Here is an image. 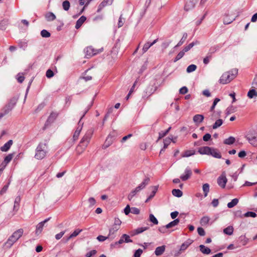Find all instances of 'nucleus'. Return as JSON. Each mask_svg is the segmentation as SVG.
<instances>
[{
  "label": "nucleus",
  "mask_w": 257,
  "mask_h": 257,
  "mask_svg": "<svg viewBox=\"0 0 257 257\" xmlns=\"http://www.w3.org/2000/svg\"><path fill=\"white\" fill-rule=\"evenodd\" d=\"M23 232V229H19L15 231L8 239L5 243V246L7 248H10L22 236Z\"/></svg>",
  "instance_id": "7ed1b4c3"
},
{
  "label": "nucleus",
  "mask_w": 257,
  "mask_h": 257,
  "mask_svg": "<svg viewBox=\"0 0 257 257\" xmlns=\"http://www.w3.org/2000/svg\"><path fill=\"white\" fill-rule=\"evenodd\" d=\"M172 193L174 196L177 197H180L183 195V192L179 189H173L172 191Z\"/></svg>",
  "instance_id": "7c9ffc66"
},
{
  "label": "nucleus",
  "mask_w": 257,
  "mask_h": 257,
  "mask_svg": "<svg viewBox=\"0 0 257 257\" xmlns=\"http://www.w3.org/2000/svg\"><path fill=\"white\" fill-rule=\"evenodd\" d=\"M247 96L250 98H252L254 96H257V92L254 89H252L248 92Z\"/></svg>",
  "instance_id": "4c0bfd02"
},
{
  "label": "nucleus",
  "mask_w": 257,
  "mask_h": 257,
  "mask_svg": "<svg viewBox=\"0 0 257 257\" xmlns=\"http://www.w3.org/2000/svg\"><path fill=\"white\" fill-rule=\"evenodd\" d=\"M211 148L206 146L200 147L198 149V152L201 155H209L210 153Z\"/></svg>",
  "instance_id": "f8f14e48"
},
{
  "label": "nucleus",
  "mask_w": 257,
  "mask_h": 257,
  "mask_svg": "<svg viewBox=\"0 0 257 257\" xmlns=\"http://www.w3.org/2000/svg\"><path fill=\"white\" fill-rule=\"evenodd\" d=\"M149 181L150 179L149 178H145L143 182L138 186V188L140 190H142L149 184Z\"/></svg>",
  "instance_id": "5701e85b"
},
{
  "label": "nucleus",
  "mask_w": 257,
  "mask_h": 257,
  "mask_svg": "<svg viewBox=\"0 0 257 257\" xmlns=\"http://www.w3.org/2000/svg\"><path fill=\"white\" fill-rule=\"evenodd\" d=\"M238 202V199L237 198H234L231 200V202L228 203L227 207L229 208H231L235 206Z\"/></svg>",
  "instance_id": "72a5a7b5"
},
{
  "label": "nucleus",
  "mask_w": 257,
  "mask_h": 257,
  "mask_svg": "<svg viewBox=\"0 0 257 257\" xmlns=\"http://www.w3.org/2000/svg\"><path fill=\"white\" fill-rule=\"evenodd\" d=\"M62 7H63V9L65 11H68L70 7V4L69 2L67 0L64 1L62 3Z\"/></svg>",
  "instance_id": "37998d69"
},
{
  "label": "nucleus",
  "mask_w": 257,
  "mask_h": 257,
  "mask_svg": "<svg viewBox=\"0 0 257 257\" xmlns=\"http://www.w3.org/2000/svg\"><path fill=\"white\" fill-rule=\"evenodd\" d=\"M239 239L243 245H246L248 241V239L244 235L240 236L239 237Z\"/></svg>",
  "instance_id": "de8ad7c7"
},
{
  "label": "nucleus",
  "mask_w": 257,
  "mask_h": 257,
  "mask_svg": "<svg viewBox=\"0 0 257 257\" xmlns=\"http://www.w3.org/2000/svg\"><path fill=\"white\" fill-rule=\"evenodd\" d=\"M152 46V45L149 42H147L143 46V49H142V51H143V53H146L148 50Z\"/></svg>",
  "instance_id": "09e8293b"
},
{
  "label": "nucleus",
  "mask_w": 257,
  "mask_h": 257,
  "mask_svg": "<svg viewBox=\"0 0 257 257\" xmlns=\"http://www.w3.org/2000/svg\"><path fill=\"white\" fill-rule=\"evenodd\" d=\"M227 182L225 172H223L222 174L217 179V183L219 186L224 188Z\"/></svg>",
  "instance_id": "6e6552de"
},
{
  "label": "nucleus",
  "mask_w": 257,
  "mask_h": 257,
  "mask_svg": "<svg viewBox=\"0 0 257 257\" xmlns=\"http://www.w3.org/2000/svg\"><path fill=\"white\" fill-rule=\"evenodd\" d=\"M86 18L85 16H81L76 22V24L75 25V28L76 29H79L83 23L86 21Z\"/></svg>",
  "instance_id": "a211bd4d"
},
{
  "label": "nucleus",
  "mask_w": 257,
  "mask_h": 257,
  "mask_svg": "<svg viewBox=\"0 0 257 257\" xmlns=\"http://www.w3.org/2000/svg\"><path fill=\"white\" fill-rule=\"evenodd\" d=\"M149 228L148 227H141L138 228L132 231V235H135L139 233H141L143 232H144L145 230H147Z\"/></svg>",
  "instance_id": "6ab92c4d"
},
{
  "label": "nucleus",
  "mask_w": 257,
  "mask_h": 257,
  "mask_svg": "<svg viewBox=\"0 0 257 257\" xmlns=\"http://www.w3.org/2000/svg\"><path fill=\"white\" fill-rule=\"evenodd\" d=\"M204 118L202 114H196L193 116V120L195 123H200L203 121Z\"/></svg>",
  "instance_id": "dca6fc26"
},
{
  "label": "nucleus",
  "mask_w": 257,
  "mask_h": 257,
  "mask_svg": "<svg viewBox=\"0 0 257 257\" xmlns=\"http://www.w3.org/2000/svg\"><path fill=\"white\" fill-rule=\"evenodd\" d=\"M65 231H63L60 232L59 233H57V234L55 235V238L57 240L60 239L63 236V235L65 234Z\"/></svg>",
  "instance_id": "774afa93"
},
{
  "label": "nucleus",
  "mask_w": 257,
  "mask_h": 257,
  "mask_svg": "<svg viewBox=\"0 0 257 257\" xmlns=\"http://www.w3.org/2000/svg\"><path fill=\"white\" fill-rule=\"evenodd\" d=\"M149 219L151 222L153 223L154 224H158V221L157 219L155 217V216L151 214L149 216Z\"/></svg>",
  "instance_id": "8fccbe9b"
},
{
  "label": "nucleus",
  "mask_w": 257,
  "mask_h": 257,
  "mask_svg": "<svg viewBox=\"0 0 257 257\" xmlns=\"http://www.w3.org/2000/svg\"><path fill=\"white\" fill-rule=\"evenodd\" d=\"M124 22V19L122 17V15H121L119 18L118 23V27L120 28L122 27Z\"/></svg>",
  "instance_id": "680f3d73"
},
{
  "label": "nucleus",
  "mask_w": 257,
  "mask_h": 257,
  "mask_svg": "<svg viewBox=\"0 0 257 257\" xmlns=\"http://www.w3.org/2000/svg\"><path fill=\"white\" fill-rule=\"evenodd\" d=\"M8 187H9V184H7V185H5L3 187V188L1 189V190L0 191V194L1 195H2L4 194H5L7 192V191L8 190Z\"/></svg>",
  "instance_id": "e2e57ef3"
},
{
  "label": "nucleus",
  "mask_w": 257,
  "mask_h": 257,
  "mask_svg": "<svg viewBox=\"0 0 257 257\" xmlns=\"http://www.w3.org/2000/svg\"><path fill=\"white\" fill-rule=\"evenodd\" d=\"M209 155L212 156L213 157L216 158H221V157L220 154L217 151L216 149H213L211 148L210 153H209Z\"/></svg>",
  "instance_id": "aec40b11"
},
{
  "label": "nucleus",
  "mask_w": 257,
  "mask_h": 257,
  "mask_svg": "<svg viewBox=\"0 0 257 257\" xmlns=\"http://www.w3.org/2000/svg\"><path fill=\"white\" fill-rule=\"evenodd\" d=\"M235 139L233 137H230L224 141V144L226 145H232L235 142Z\"/></svg>",
  "instance_id": "f704fd0d"
},
{
  "label": "nucleus",
  "mask_w": 257,
  "mask_h": 257,
  "mask_svg": "<svg viewBox=\"0 0 257 257\" xmlns=\"http://www.w3.org/2000/svg\"><path fill=\"white\" fill-rule=\"evenodd\" d=\"M48 153V146L45 143H40L36 149L35 157L38 160L43 159Z\"/></svg>",
  "instance_id": "f03ea898"
},
{
  "label": "nucleus",
  "mask_w": 257,
  "mask_h": 257,
  "mask_svg": "<svg viewBox=\"0 0 257 257\" xmlns=\"http://www.w3.org/2000/svg\"><path fill=\"white\" fill-rule=\"evenodd\" d=\"M256 214L255 212H251V211H248L245 213L244 215L245 217H255L256 216Z\"/></svg>",
  "instance_id": "13d9d810"
},
{
  "label": "nucleus",
  "mask_w": 257,
  "mask_h": 257,
  "mask_svg": "<svg viewBox=\"0 0 257 257\" xmlns=\"http://www.w3.org/2000/svg\"><path fill=\"white\" fill-rule=\"evenodd\" d=\"M14 156V154H13V153L9 154L5 158V159H4V161L3 162L6 163V164L7 165L12 160Z\"/></svg>",
  "instance_id": "ea45409f"
},
{
  "label": "nucleus",
  "mask_w": 257,
  "mask_h": 257,
  "mask_svg": "<svg viewBox=\"0 0 257 257\" xmlns=\"http://www.w3.org/2000/svg\"><path fill=\"white\" fill-rule=\"evenodd\" d=\"M192 172L189 167H187L184 172V174H182L180 176V178L182 181L187 180L192 175Z\"/></svg>",
  "instance_id": "9b49d317"
},
{
  "label": "nucleus",
  "mask_w": 257,
  "mask_h": 257,
  "mask_svg": "<svg viewBox=\"0 0 257 257\" xmlns=\"http://www.w3.org/2000/svg\"><path fill=\"white\" fill-rule=\"evenodd\" d=\"M210 218L207 216H205L202 217L200 221V223L202 226H205L209 223Z\"/></svg>",
  "instance_id": "412c9836"
},
{
  "label": "nucleus",
  "mask_w": 257,
  "mask_h": 257,
  "mask_svg": "<svg viewBox=\"0 0 257 257\" xmlns=\"http://www.w3.org/2000/svg\"><path fill=\"white\" fill-rule=\"evenodd\" d=\"M165 250V246L162 245L157 247L155 251V253L157 256H159L162 254Z\"/></svg>",
  "instance_id": "f3484780"
},
{
  "label": "nucleus",
  "mask_w": 257,
  "mask_h": 257,
  "mask_svg": "<svg viewBox=\"0 0 257 257\" xmlns=\"http://www.w3.org/2000/svg\"><path fill=\"white\" fill-rule=\"evenodd\" d=\"M202 189L204 192V197H206L209 191V185L208 183H205L203 185Z\"/></svg>",
  "instance_id": "473e14b6"
},
{
  "label": "nucleus",
  "mask_w": 257,
  "mask_h": 257,
  "mask_svg": "<svg viewBox=\"0 0 257 257\" xmlns=\"http://www.w3.org/2000/svg\"><path fill=\"white\" fill-rule=\"evenodd\" d=\"M21 201V197L20 196H18L15 198V203L14 206V210H18V208L19 206V203Z\"/></svg>",
  "instance_id": "a19ab883"
},
{
  "label": "nucleus",
  "mask_w": 257,
  "mask_h": 257,
  "mask_svg": "<svg viewBox=\"0 0 257 257\" xmlns=\"http://www.w3.org/2000/svg\"><path fill=\"white\" fill-rule=\"evenodd\" d=\"M41 35L44 38H48L50 36V33L46 30H43L41 32Z\"/></svg>",
  "instance_id": "864d4df0"
},
{
  "label": "nucleus",
  "mask_w": 257,
  "mask_h": 257,
  "mask_svg": "<svg viewBox=\"0 0 257 257\" xmlns=\"http://www.w3.org/2000/svg\"><path fill=\"white\" fill-rule=\"evenodd\" d=\"M179 221H180V220L179 219H178V218L175 219L173 221H172L170 222L169 223L167 224L166 225V227L170 228L173 227L174 226H175L179 223Z\"/></svg>",
  "instance_id": "c756f323"
},
{
  "label": "nucleus",
  "mask_w": 257,
  "mask_h": 257,
  "mask_svg": "<svg viewBox=\"0 0 257 257\" xmlns=\"http://www.w3.org/2000/svg\"><path fill=\"white\" fill-rule=\"evenodd\" d=\"M233 232V228L231 226H229L227 227H226L223 229V232L225 234H226L227 235H230L232 234Z\"/></svg>",
  "instance_id": "2f4dec72"
},
{
  "label": "nucleus",
  "mask_w": 257,
  "mask_h": 257,
  "mask_svg": "<svg viewBox=\"0 0 257 257\" xmlns=\"http://www.w3.org/2000/svg\"><path fill=\"white\" fill-rule=\"evenodd\" d=\"M200 251L204 254H208L211 252V249L205 246L204 245H200L199 246Z\"/></svg>",
  "instance_id": "393cba45"
},
{
  "label": "nucleus",
  "mask_w": 257,
  "mask_h": 257,
  "mask_svg": "<svg viewBox=\"0 0 257 257\" xmlns=\"http://www.w3.org/2000/svg\"><path fill=\"white\" fill-rule=\"evenodd\" d=\"M171 129V127H169L166 131H161L160 132H159V137H158L157 141L160 140V139H161L165 136H166L168 134V133L169 132V131H170Z\"/></svg>",
  "instance_id": "bb28decb"
},
{
  "label": "nucleus",
  "mask_w": 257,
  "mask_h": 257,
  "mask_svg": "<svg viewBox=\"0 0 257 257\" xmlns=\"http://www.w3.org/2000/svg\"><path fill=\"white\" fill-rule=\"evenodd\" d=\"M50 218H48L45 219L44 221L38 223V224L36 226V234L38 235L42 232L45 224L46 223H47L50 220Z\"/></svg>",
  "instance_id": "9d476101"
},
{
  "label": "nucleus",
  "mask_w": 257,
  "mask_h": 257,
  "mask_svg": "<svg viewBox=\"0 0 257 257\" xmlns=\"http://www.w3.org/2000/svg\"><path fill=\"white\" fill-rule=\"evenodd\" d=\"M171 143V138L168 137L164 140V149L167 148L168 146Z\"/></svg>",
  "instance_id": "3c124183"
},
{
  "label": "nucleus",
  "mask_w": 257,
  "mask_h": 257,
  "mask_svg": "<svg viewBox=\"0 0 257 257\" xmlns=\"http://www.w3.org/2000/svg\"><path fill=\"white\" fill-rule=\"evenodd\" d=\"M197 68V66L194 64H191L188 66L187 68V72L188 73H191L194 71Z\"/></svg>",
  "instance_id": "a18cd8bd"
},
{
  "label": "nucleus",
  "mask_w": 257,
  "mask_h": 257,
  "mask_svg": "<svg viewBox=\"0 0 257 257\" xmlns=\"http://www.w3.org/2000/svg\"><path fill=\"white\" fill-rule=\"evenodd\" d=\"M198 0H188L185 6L184 9L188 11L193 9L198 3Z\"/></svg>",
  "instance_id": "1a4fd4ad"
},
{
  "label": "nucleus",
  "mask_w": 257,
  "mask_h": 257,
  "mask_svg": "<svg viewBox=\"0 0 257 257\" xmlns=\"http://www.w3.org/2000/svg\"><path fill=\"white\" fill-rule=\"evenodd\" d=\"M245 138L250 144L254 147L257 146V135L252 132H249L246 134Z\"/></svg>",
  "instance_id": "0eeeda50"
},
{
  "label": "nucleus",
  "mask_w": 257,
  "mask_h": 257,
  "mask_svg": "<svg viewBox=\"0 0 257 257\" xmlns=\"http://www.w3.org/2000/svg\"><path fill=\"white\" fill-rule=\"evenodd\" d=\"M236 107L233 106H230L227 108L226 109V115H229L231 113H234L236 111Z\"/></svg>",
  "instance_id": "c9c22d12"
},
{
  "label": "nucleus",
  "mask_w": 257,
  "mask_h": 257,
  "mask_svg": "<svg viewBox=\"0 0 257 257\" xmlns=\"http://www.w3.org/2000/svg\"><path fill=\"white\" fill-rule=\"evenodd\" d=\"M45 18L48 21H52L56 19L55 15L52 12H49L45 15Z\"/></svg>",
  "instance_id": "a878e982"
},
{
  "label": "nucleus",
  "mask_w": 257,
  "mask_h": 257,
  "mask_svg": "<svg viewBox=\"0 0 257 257\" xmlns=\"http://www.w3.org/2000/svg\"><path fill=\"white\" fill-rule=\"evenodd\" d=\"M122 237L124 239V242L128 243V242H132L133 241L132 240L130 239V237L128 235H127L126 234H123L122 235Z\"/></svg>",
  "instance_id": "6e6d98bb"
},
{
  "label": "nucleus",
  "mask_w": 257,
  "mask_h": 257,
  "mask_svg": "<svg viewBox=\"0 0 257 257\" xmlns=\"http://www.w3.org/2000/svg\"><path fill=\"white\" fill-rule=\"evenodd\" d=\"M90 106H89L85 109L82 115L81 116V117L78 122V126L77 127V128L73 135V139L75 141L78 139V138L79 136L80 133L82 130V127H83V122H82L81 121V120L83 118V117L85 116L86 113L88 112V111L90 109Z\"/></svg>",
  "instance_id": "39448f33"
},
{
  "label": "nucleus",
  "mask_w": 257,
  "mask_h": 257,
  "mask_svg": "<svg viewBox=\"0 0 257 257\" xmlns=\"http://www.w3.org/2000/svg\"><path fill=\"white\" fill-rule=\"evenodd\" d=\"M197 232H198V233L200 236H204L205 234V232L204 229L202 227H198L197 228Z\"/></svg>",
  "instance_id": "0e129e2a"
},
{
  "label": "nucleus",
  "mask_w": 257,
  "mask_h": 257,
  "mask_svg": "<svg viewBox=\"0 0 257 257\" xmlns=\"http://www.w3.org/2000/svg\"><path fill=\"white\" fill-rule=\"evenodd\" d=\"M88 203L89 204V207H91L92 206H93L95 203H96V201L95 200V199L93 198V197H90L88 199Z\"/></svg>",
  "instance_id": "4d7b16f0"
},
{
  "label": "nucleus",
  "mask_w": 257,
  "mask_h": 257,
  "mask_svg": "<svg viewBox=\"0 0 257 257\" xmlns=\"http://www.w3.org/2000/svg\"><path fill=\"white\" fill-rule=\"evenodd\" d=\"M152 193H151V195L148 197L147 199L146 200V202L153 198V197L155 196V195L156 194V193L158 190L157 186H153V187H152Z\"/></svg>",
  "instance_id": "c85d7f7f"
},
{
  "label": "nucleus",
  "mask_w": 257,
  "mask_h": 257,
  "mask_svg": "<svg viewBox=\"0 0 257 257\" xmlns=\"http://www.w3.org/2000/svg\"><path fill=\"white\" fill-rule=\"evenodd\" d=\"M235 18L233 17L230 18L227 15H225L223 18V23L225 25L229 24L232 23Z\"/></svg>",
  "instance_id": "cd10ccee"
},
{
  "label": "nucleus",
  "mask_w": 257,
  "mask_h": 257,
  "mask_svg": "<svg viewBox=\"0 0 257 257\" xmlns=\"http://www.w3.org/2000/svg\"><path fill=\"white\" fill-rule=\"evenodd\" d=\"M143 251L142 249L139 248L136 250L134 254V257H140L141 254H142Z\"/></svg>",
  "instance_id": "bf43d9fd"
},
{
  "label": "nucleus",
  "mask_w": 257,
  "mask_h": 257,
  "mask_svg": "<svg viewBox=\"0 0 257 257\" xmlns=\"http://www.w3.org/2000/svg\"><path fill=\"white\" fill-rule=\"evenodd\" d=\"M223 123V121L221 119H217L212 125L213 129H216L218 127L220 126Z\"/></svg>",
  "instance_id": "58836bf2"
},
{
  "label": "nucleus",
  "mask_w": 257,
  "mask_h": 257,
  "mask_svg": "<svg viewBox=\"0 0 257 257\" xmlns=\"http://www.w3.org/2000/svg\"><path fill=\"white\" fill-rule=\"evenodd\" d=\"M185 54L184 51H180L178 55L176 56L175 60H174V62H177L179 60H180L181 58H182Z\"/></svg>",
  "instance_id": "603ef678"
},
{
  "label": "nucleus",
  "mask_w": 257,
  "mask_h": 257,
  "mask_svg": "<svg viewBox=\"0 0 257 257\" xmlns=\"http://www.w3.org/2000/svg\"><path fill=\"white\" fill-rule=\"evenodd\" d=\"M91 137L90 133H87L82 138L79 145L77 147V151L79 154L83 152L88 146Z\"/></svg>",
  "instance_id": "20e7f679"
},
{
  "label": "nucleus",
  "mask_w": 257,
  "mask_h": 257,
  "mask_svg": "<svg viewBox=\"0 0 257 257\" xmlns=\"http://www.w3.org/2000/svg\"><path fill=\"white\" fill-rule=\"evenodd\" d=\"M121 223V221H120V220L119 218H115L113 225L117 226V227L119 228V226L120 225Z\"/></svg>",
  "instance_id": "69168bd1"
},
{
  "label": "nucleus",
  "mask_w": 257,
  "mask_h": 257,
  "mask_svg": "<svg viewBox=\"0 0 257 257\" xmlns=\"http://www.w3.org/2000/svg\"><path fill=\"white\" fill-rule=\"evenodd\" d=\"M238 73L236 69H232L229 71L225 72L220 77L219 82L220 84H226L229 83L235 78Z\"/></svg>",
  "instance_id": "f257e3e1"
},
{
  "label": "nucleus",
  "mask_w": 257,
  "mask_h": 257,
  "mask_svg": "<svg viewBox=\"0 0 257 257\" xmlns=\"http://www.w3.org/2000/svg\"><path fill=\"white\" fill-rule=\"evenodd\" d=\"M187 36H188V35H187V33H184L182 39L180 40V41L179 42V43L177 44V45L176 46V47H179L181 45H182L184 43L185 40H186Z\"/></svg>",
  "instance_id": "79ce46f5"
},
{
  "label": "nucleus",
  "mask_w": 257,
  "mask_h": 257,
  "mask_svg": "<svg viewBox=\"0 0 257 257\" xmlns=\"http://www.w3.org/2000/svg\"><path fill=\"white\" fill-rule=\"evenodd\" d=\"M195 151L194 150H188L186 151L183 155V157H188L195 154Z\"/></svg>",
  "instance_id": "c03bdc74"
},
{
  "label": "nucleus",
  "mask_w": 257,
  "mask_h": 257,
  "mask_svg": "<svg viewBox=\"0 0 257 257\" xmlns=\"http://www.w3.org/2000/svg\"><path fill=\"white\" fill-rule=\"evenodd\" d=\"M109 237H110L109 236H108V235L107 236H103V235H98L97 237V239L99 241H100V242H102V241H105L106 239H107V238H108Z\"/></svg>",
  "instance_id": "052dcab7"
},
{
  "label": "nucleus",
  "mask_w": 257,
  "mask_h": 257,
  "mask_svg": "<svg viewBox=\"0 0 257 257\" xmlns=\"http://www.w3.org/2000/svg\"><path fill=\"white\" fill-rule=\"evenodd\" d=\"M196 44V43H195V42L191 43L188 46H186L182 51H184V53L187 52L189 50H190Z\"/></svg>",
  "instance_id": "49530a36"
},
{
  "label": "nucleus",
  "mask_w": 257,
  "mask_h": 257,
  "mask_svg": "<svg viewBox=\"0 0 257 257\" xmlns=\"http://www.w3.org/2000/svg\"><path fill=\"white\" fill-rule=\"evenodd\" d=\"M13 142L12 140H9L4 146L1 147V150L2 152H7L13 145Z\"/></svg>",
  "instance_id": "4468645a"
},
{
  "label": "nucleus",
  "mask_w": 257,
  "mask_h": 257,
  "mask_svg": "<svg viewBox=\"0 0 257 257\" xmlns=\"http://www.w3.org/2000/svg\"><path fill=\"white\" fill-rule=\"evenodd\" d=\"M103 50L102 48L99 49H95L91 46H88L84 49V52L85 53V57L87 58H89L97 54L101 53L103 51Z\"/></svg>",
  "instance_id": "423d86ee"
},
{
  "label": "nucleus",
  "mask_w": 257,
  "mask_h": 257,
  "mask_svg": "<svg viewBox=\"0 0 257 257\" xmlns=\"http://www.w3.org/2000/svg\"><path fill=\"white\" fill-rule=\"evenodd\" d=\"M119 228L117 227V226L113 225L112 227H111L109 230L108 236L111 237V235L113 234L116 231H117Z\"/></svg>",
  "instance_id": "e433bc0d"
},
{
  "label": "nucleus",
  "mask_w": 257,
  "mask_h": 257,
  "mask_svg": "<svg viewBox=\"0 0 257 257\" xmlns=\"http://www.w3.org/2000/svg\"><path fill=\"white\" fill-rule=\"evenodd\" d=\"M188 92V88L186 86H183L179 90L180 93L182 94H185Z\"/></svg>",
  "instance_id": "338daca9"
},
{
  "label": "nucleus",
  "mask_w": 257,
  "mask_h": 257,
  "mask_svg": "<svg viewBox=\"0 0 257 257\" xmlns=\"http://www.w3.org/2000/svg\"><path fill=\"white\" fill-rule=\"evenodd\" d=\"M82 231V230L80 229H75L73 232V233L71 234V235L69 237H68V238L66 239V242L70 240L71 238L77 236Z\"/></svg>",
  "instance_id": "4be33fe9"
},
{
  "label": "nucleus",
  "mask_w": 257,
  "mask_h": 257,
  "mask_svg": "<svg viewBox=\"0 0 257 257\" xmlns=\"http://www.w3.org/2000/svg\"><path fill=\"white\" fill-rule=\"evenodd\" d=\"M17 76V79L19 82L22 83L24 81L25 77L23 73H19Z\"/></svg>",
  "instance_id": "5fc2aeb1"
},
{
  "label": "nucleus",
  "mask_w": 257,
  "mask_h": 257,
  "mask_svg": "<svg viewBox=\"0 0 257 257\" xmlns=\"http://www.w3.org/2000/svg\"><path fill=\"white\" fill-rule=\"evenodd\" d=\"M192 242L193 240L190 239L187 240L181 245L180 251H183L186 250Z\"/></svg>",
  "instance_id": "ddd939ff"
},
{
  "label": "nucleus",
  "mask_w": 257,
  "mask_h": 257,
  "mask_svg": "<svg viewBox=\"0 0 257 257\" xmlns=\"http://www.w3.org/2000/svg\"><path fill=\"white\" fill-rule=\"evenodd\" d=\"M16 101H17V100L16 99L11 100V103L7 106V107H8L7 111H6L5 114L2 113H0V118H2V117H3L5 114L7 113L10 110H11L12 109V108L14 106V105L16 103Z\"/></svg>",
  "instance_id": "2eb2a0df"
},
{
  "label": "nucleus",
  "mask_w": 257,
  "mask_h": 257,
  "mask_svg": "<svg viewBox=\"0 0 257 257\" xmlns=\"http://www.w3.org/2000/svg\"><path fill=\"white\" fill-rule=\"evenodd\" d=\"M149 181L150 179L149 178H145L143 182L138 186V188L140 190H142L149 184Z\"/></svg>",
  "instance_id": "b1692460"
}]
</instances>
